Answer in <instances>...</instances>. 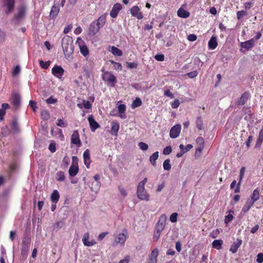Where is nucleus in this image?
<instances>
[{"instance_id": "f257e3e1", "label": "nucleus", "mask_w": 263, "mask_h": 263, "mask_svg": "<svg viewBox=\"0 0 263 263\" xmlns=\"http://www.w3.org/2000/svg\"><path fill=\"white\" fill-rule=\"evenodd\" d=\"M62 46L65 56L69 57L73 52V45L72 37L68 35L62 40Z\"/></svg>"}, {"instance_id": "f03ea898", "label": "nucleus", "mask_w": 263, "mask_h": 263, "mask_svg": "<svg viewBox=\"0 0 263 263\" xmlns=\"http://www.w3.org/2000/svg\"><path fill=\"white\" fill-rule=\"evenodd\" d=\"M147 181V178H145L142 181H140L137 186V190L138 198L140 200L146 201L149 200V195L147 193L145 189V185Z\"/></svg>"}, {"instance_id": "7ed1b4c3", "label": "nucleus", "mask_w": 263, "mask_h": 263, "mask_svg": "<svg viewBox=\"0 0 263 263\" xmlns=\"http://www.w3.org/2000/svg\"><path fill=\"white\" fill-rule=\"evenodd\" d=\"M102 78L104 81L110 83V85L112 87L115 86L117 82L115 76L109 71H105L104 74H102Z\"/></svg>"}, {"instance_id": "20e7f679", "label": "nucleus", "mask_w": 263, "mask_h": 263, "mask_svg": "<svg viewBox=\"0 0 263 263\" xmlns=\"http://www.w3.org/2000/svg\"><path fill=\"white\" fill-rule=\"evenodd\" d=\"M127 238V230H123V232L119 233L118 236L115 238L114 245H116L118 243H120L121 245L124 246L125 242Z\"/></svg>"}, {"instance_id": "39448f33", "label": "nucleus", "mask_w": 263, "mask_h": 263, "mask_svg": "<svg viewBox=\"0 0 263 263\" xmlns=\"http://www.w3.org/2000/svg\"><path fill=\"white\" fill-rule=\"evenodd\" d=\"M166 219L167 217L165 214L161 215L156 224L155 230L162 232L165 227Z\"/></svg>"}, {"instance_id": "423d86ee", "label": "nucleus", "mask_w": 263, "mask_h": 263, "mask_svg": "<svg viewBox=\"0 0 263 263\" xmlns=\"http://www.w3.org/2000/svg\"><path fill=\"white\" fill-rule=\"evenodd\" d=\"M3 6L7 8L6 13L7 14L12 12L14 8V0H2Z\"/></svg>"}, {"instance_id": "0eeeda50", "label": "nucleus", "mask_w": 263, "mask_h": 263, "mask_svg": "<svg viewBox=\"0 0 263 263\" xmlns=\"http://www.w3.org/2000/svg\"><path fill=\"white\" fill-rule=\"evenodd\" d=\"M130 12L133 16L136 17L138 20H141L143 17L142 12L137 6H134L131 7Z\"/></svg>"}, {"instance_id": "6e6552de", "label": "nucleus", "mask_w": 263, "mask_h": 263, "mask_svg": "<svg viewBox=\"0 0 263 263\" xmlns=\"http://www.w3.org/2000/svg\"><path fill=\"white\" fill-rule=\"evenodd\" d=\"M181 127L180 124H176L173 126L170 132V136L172 139L176 138L178 137L181 131Z\"/></svg>"}, {"instance_id": "1a4fd4ad", "label": "nucleus", "mask_w": 263, "mask_h": 263, "mask_svg": "<svg viewBox=\"0 0 263 263\" xmlns=\"http://www.w3.org/2000/svg\"><path fill=\"white\" fill-rule=\"evenodd\" d=\"M71 142L79 147L81 145L79 134L77 130L73 131L71 136Z\"/></svg>"}, {"instance_id": "9d476101", "label": "nucleus", "mask_w": 263, "mask_h": 263, "mask_svg": "<svg viewBox=\"0 0 263 263\" xmlns=\"http://www.w3.org/2000/svg\"><path fill=\"white\" fill-rule=\"evenodd\" d=\"M100 29L96 24V22H93L89 25L88 34L90 36H93L99 31Z\"/></svg>"}, {"instance_id": "9b49d317", "label": "nucleus", "mask_w": 263, "mask_h": 263, "mask_svg": "<svg viewBox=\"0 0 263 263\" xmlns=\"http://www.w3.org/2000/svg\"><path fill=\"white\" fill-rule=\"evenodd\" d=\"M89 234L88 233H85L83 237L82 238V242L84 246L87 247H90L95 245L96 244V241L92 239L90 241H89Z\"/></svg>"}, {"instance_id": "f8f14e48", "label": "nucleus", "mask_w": 263, "mask_h": 263, "mask_svg": "<svg viewBox=\"0 0 263 263\" xmlns=\"http://www.w3.org/2000/svg\"><path fill=\"white\" fill-rule=\"evenodd\" d=\"M251 95L249 91L245 92L238 100L237 102V105H243L246 104L248 100L250 98Z\"/></svg>"}, {"instance_id": "ddd939ff", "label": "nucleus", "mask_w": 263, "mask_h": 263, "mask_svg": "<svg viewBox=\"0 0 263 263\" xmlns=\"http://www.w3.org/2000/svg\"><path fill=\"white\" fill-rule=\"evenodd\" d=\"M21 103V96L19 93H14L12 95L11 104L12 105L17 108L20 106Z\"/></svg>"}, {"instance_id": "4468645a", "label": "nucleus", "mask_w": 263, "mask_h": 263, "mask_svg": "<svg viewBox=\"0 0 263 263\" xmlns=\"http://www.w3.org/2000/svg\"><path fill=\"white\" fill-rule=\"evenodd\" d=\"M122 9V5L120 3L115 4L110 12V15L112 18H116Z\"/></svg>"}, {"instance_id": "2eb2a0df", "label": "nucleus", "mask_w": 263, "mask_h": 263, "mask_svg": "<svg viewBox=\"0 0 263 263\" xmlns=\"http://www.w3.org/2000/svg\"><path fill=\"white\" fill-rule=\"evenodd\" d=\"M88 121L92 132H95L96 129L100 127L99 124L95 121L92 115L89 116Z\"/></svg>"}, {"instance_id": "dca6fc26", "label": "nucleus", "mask_w": 263, "mask_h": 263, "mask_svg": "<svg viewBox=\"0 0 263 263\" xmlns=\"http://www.w3.org/2000/svg\"><path fill=\"white\" fill-rule=\"evenodd\" d=\"M158 254L159 251L158 249L155 248L153 250L149 255L148 263H157Z\"/></svg>"}, {"instance_id": "f3484780", "label": "nucleus", "mask_w": 263, "mask_h": 263, "mask_svg": "<svg viewBox=\"0 0 263 263\" xmlns=\"http://www.w3.org/2000/svg\"><path fill=\"white\" fill-rule=\"evenodd\" d=\"M10 127L11 130L14 133H18L20 131L18 126L17 119L15 118H13L10 123Z\"/></svg>"}, {"instance_id": "a211bd4d", "label": "nucleus", "mask_w": 263, "mask_h": 263, "mask_svg": "<svg viewBox=\"0 0 263 263\" xmlns=\"http://www.w3.org/2000/svg\"><path fill=\"white\" fill-rule=\"evenodd\" d=\"M255 45V41L254 39H251L247 41L241 42L240 46L242 48H245L247 50L251 49Z\"/></svg>"}, {"instance_id": "6ab92c4d", "label": "nucleus", "mask_w": 263, "mask_h": 263, "mask_svg": "<svg viewBox=\"0 0 263 263\" xmlns=\"http://www.w3.org/2000/svg\"><path fill=\"white\" fill-rule=\"evenodd\" d=\"M84 163L87 168H89L91 163L90 153L89 149H87L83 153Z\"/></svg>"}, {"instance_id": "aec40b11", "label": "nucleus", "mask_w": 263, "mask_h": 263, "mask_svg": "<svg viewBox=\"0 0 263 263\" xmlns=\"http://www.w3.org/2000/svg\"><path fill=\"white\" fill-rule=\"evenodd\" d=\"M242 243V240L240 239H237L236 241H234L232 245L230 251L232 252L233 253H236L238 249L240 247Z\"/></svg>"}, {"instance_id": "412c9836", "label": "nucleus", "mask_w": 263, "mask_h": 263, "mask_svg": "<svg viewBox=\"0 0 263 263\" xmlns=\"http://www.w3.org/2000/svg\"><path fill=\"white\" fill-rule=\"evenodd\" d=\"M218 46L217 36L213 35L208 42V48L209 49H215Z\"/></svg>"}, {"instance_id": "4be33fe9", "label": "nucleus", "mask_w": 263, "mask_h": 263, "mask_svg": "<svg viewBox=\"0 0 263 263\" xmlns=\"http://www.w3.org/2000/svg\"><path fill=\"white\" fill-rule=\"evenodd\" d=\"M95 182L92 183V186L91 187L92 191H97L99 189L100 186V182L99 181L100 176L98 174H96L93 177Z\"/></svg>"}, {"instance_id": "5701e85b", "label": "nucleus", "mask_w": 263, "mask_h": 263, "mask_svg": "<svg viewBox=\"0 0 263 263\" xmlns=\"http://www.w3.org/2000/svg\"><path fill=\"white\" fill-rule=\"evenodd\" d=\"M111 134L112 135L117 136L118 135V133L120 128L119 124L116 121H112L111 123Z\"/></svg>"}, {"instance_id": "b1692460", "label": "nucleus", "mask_w": 263, "mask_h": 263, "mask_svg": "<svg viewBox=\"0 0 263 263\" xmlns=\"http://www.w3.org/2000/svg\"><path fill=\"white\" fill-rule=\"evenodd\" d=\"M106 21V15L105 14L102 15L100 16L98 19H97L96 22V24L97 26H98L100 28L102 27L105 24Z\"/></svg>"}, {"instance_id": "393cba45", "label": "nucleus", "mask_w": 263, "mask_h": 263, "mask_svg": "<svg viewBox=\"0 0 263 263\" xmlns=\"http://www.w3.org/2000/svg\"><path fill=\"white\" fill-rule=\"evenodd\" d=\"M263 142V125L262 126L261 129L259 132V134L256 140L255 147L259 148L260 147Z\"/></svg>"}, {"instance_id": "a878e982", "label": "nucleus", "mask_w": 263, "mask_h": 263, "mask_svg": "<svg viewBox=\"0 0 263 263\" xmlns=\"http://www.w3.org/2000/svg\"><path fill=\"white\" fill-rule=\"evenodd\" d=\"M26 9L24 7L22 6L18 8V12L15 15L14 17L15 19L18 20L24 17L25 15Z\"/></svg>"}, {"instance_id": "bb28decb", "label": "nucleus", "mask_w": 263, "mask_h": 263, "mask_svg": "<svg viewBox=\"0 0 263 263\" xmlns=\"http://www.w3.org/2000/svg\"><path fill=\"white\" fill-rule=\"evenodd\" d=\"M31 239L29 237H24L22 240V250L27 251L29 249Z\"/></svg>"}, {"instance_id": "cd10ccee", "label": "nucleus", "mask_w": 263, "mask_h": 263, "mask_svg": "<svg viewBox=\"0 0 263 263\" xmlns=\"http://www.w3.org/2000/svg\"><path fill=\"white\" fill-rule=\"evenodd\" d=\"M64 70L63 68L60 66H55L52 69V73L53 75L57 76L58 74L62 76L64 73Z\"/></svg>"}, {"instance_id": "c85d7f7f", "label": "nucleus", "mask_w": 263, "mask_h": 263, "mask_svg": "<svg viewBox=\"0 0 263 263\" xmlns=\"http://www.w3.org/2000/svg\"><path fill=\"white\" fill-rule=\"evenodd\" d=\"M254 203L252 202L251 200H250L249 198L248 199L242 209V211L245 213H247L249 211V210L253 206Z\"/></svg>"}, {"instance_id": "c756f323", "label": "nucleus", "mask_w": 263, "mask_h": 263, "mask_svg": "<svg viewBox=\"0 0 263 263\" xmlns=\"http://www.w3.org/2000/svg\"><path fill=\"white\" fill-rule=\"evenodd\" d=\"M177 15L181 18H187L190 16V13L182 8H180L177 11Z\"/></svg>"}, {"instance_id": "7c9ffc66", "label": "nucleus", "mask_w": 263, "mask_h": 263, "mask_svg": "<svg viewBox=\"0 0 263 263\" xmlns=\"http://www.w3.org/2000/svg\"><path fill=\"white\" fill-rule=\"evenodd\" d=\"M79 172L78 166L71 165L69 167L68 173L70 177H74Z\"/></svg>"}, {"instance_id": "2f4dec72", "label": "nucleus", "mask_w": 263, "mask_h": 263, "mask_svg": "<svg viewBox=\"0 0 263 263\" xmlns=\"http://www.w3.org/2000/svg\"><path fill=\"white\" fill-rule=\"evenodd\" d=\"M60 199V195L59 192L57 190H54L50 197L51 201L56 204L59 200Z\"/></svg>"}, {"instance_id": "473e14b6", "label": "nucleus", "mask_w": 263, "mask_h": 263, "mask_svg": "<svg viewBox=\"0 0 263 263\" xmlns=\"http://www.w3.org/2000/svg\"><path fill=\"white\" fill-rule=\"evenodd\" d=\"M259 198V192L258 190V189H255L254 190L253 193L251 195V199H250V200H251L254 203L258 200Z\"/></svg>"}, {"instance_id": "72a5a7b5", "label": "nucleus", "mask_w": 263, "mask_h": 263, "mask_svg": "<svg viewBox=\"0 0 263 263\" xmlns=\"http://www.w3.org/2000/svg\"><path fill=\"white\" fill-rule=\"evenodd\" d=\"M223 241L221 239L215 240L212 242L213 248L217 250H220L222 248Z\"/></svg>"}, {"instance_id": "f704fd0d", "label": "nucleus", "mask_w": 263, "mask_h": 263, "mask_svg": "<svg viewBox=\"0 0 263 263\" xmlns=\"http://www.w3.org/2000/svg\"><path fill=\"white\" fill-rule=\"evenodd\" d=\"M159 157V152H156L154 153L152 155H151L149 157V161L151 164L154 166H156V161L158 159Z\"/></svg>"}, {"instance_id": "c9c22d12", "label": "nucleus", "mask_w": 263, "mask_h": 263, "mask_svg": "<svg viewBox=\"0 0 263 263\" xmlns=\"http://www.w3.org/2000/svg\"><path fill=\"white\" fill-rule=\"evenodd\" d=\"M60 8L58 6L54 5L50 11V16L54 17H55L59 12Z\"/></svg>"}, {"instance_id": "e433bc0d", "label": "nucleus", "mask_w": 263, "mask_h": 263, "mask_svg": "<svg viewBox=\"0 0 263 263\" xmlns=\"http://www.w3.org/2000/svg\"><path fill=\"white\" fill-rule=\"evenodd\" d=\"M111 52L112 54L116 56L120 57L122 55V51L115 46H112L111 47Z\"/></svg>"}, {"instance_id": "4c0bfd02", "label": "nucleus", "mask_w": 263, "mask_h": 263, "mask_svg": "<svg viewBox=\"0 0 263 263\" xmlns=\"http://www.w3.org/2000/svg\"><path fill=\"white\" fill-rule=\"evenodd\" d=\"M196 127L199 130H202L204 128L203 121L201 117H198L197 118L196 120Z\"/></svg>"}, {"instance_id": "58836bf2", "label": "nucleus", "mask_w": 263, "mask_h": 263, "mask_svg": "<svg viewBox=\"0 0 263 263\" xmlns=\"http://www.w3.org/2000/svg\"><path fill=\"white\" fill-rule=\"evenodd\" d=\"M80 50L81 54L85 57L89 54V50L85 45L80 46Z\"/></svg>"}, {"instance_id": "ea45409f", "label": "nucleus", "mask_w": 263, "mask_h": 263, "mask_svg": "<svg viewBox=\"0 0 263 263\" xmlns=\"http://www.w3.org/2000/svg\"><path fill=\"white\" fill-rule=\"evenodd\" d=\"M142 101L140 98H136V99L133 101L132 104V108H136L142 105Z\"/></svg>"}, {"instance_id": "a19ab883", "label": "nucleus", "mask_w": 263, "mask_h": 263, "mask_svg": "<svg viewBox=\"0 0 263 263\" xmlns=\"http://www.w3.org/2000/svg\"><path fill=\"white\" fill-rule=\"evenodd\" d=\"M109 62L114 65V68L116 70H121L122 69V65L118 62H115L113 60H109Z\"/></svg>"}, {"instance_id": "79ce46f5", "label": "nucleus", "mask_w": 263, "mask_h": 263, "mask_svg": "<svg viewBox=\"0 0 263 263\" xmlns=\"http://www.w3.org/2000/svg\"><path fill=\"white\" fill-rule=\"evenodd\" d=\"M163 168L164 170L169 171L171 168V165L170 163V160L167 159L164 160L163 164Z\"/></svg>"}, {"instance_id": "37998d69", "label": "nucleus", "mask_w": 263, "mask_h": 263, "mask_svg": "<svg viewBox=\"0 0 263 263\" xmlns=\"http://www.w3.org/2000/svg\"><path fill=\"white\" fill-rule=\"evenodd\" d=\"M234 213L233 211L230 210L229 211V214L225 217L224 222L226 223H228L233 220V216L232 214V213Z\"/></svg>"}, {"instance_id": "c03bdc74", "label": "nucleus", "mask_w": 263, "mask_h": 263, "mask_svg": "<svg viewBox=\"0 0 263 263\" xmlns=\"http://www.w3.org/2000/svg\"><path fill=\"white\" fill-rule=\"evenodd\" d=\"M41 116L42 118L44 120H47L50 118V114L49 112L46 110L42 111Z\"/></svg>"}, {"instance_id": "a18cd8bd", "label": "nucleus", "mask_w": 263, "mask_h": 263, "mask_svg": "<svg viewBox=\"0 0 263 263\" xmlns=\"http://www.w3.org/2000/svg\"><path fill=\"white\" fill-rule=\"evenodd\" d=\"M57 125L61 127H65L67 126V123L64 121L63 119H58Z\"/></svg>"}, {"instance_id": "49530a36", "label": "nucleus", "mask_w": 263, "mask_h": 263, "mask_svg": "<svg viewBox=\"0 0 263 263\" xmlns=\"http://www.w3.org/2000/svg\"><path fill=\"white\" fill-rule=\"evenodd\" d=\"M58 178L57 179L58 181H64L65 179V175L64 172H59L57 173Z\"/></svg>"}, {"instance_id": "de8ad7c7", "label": "nucleus", "mask_w": 263, "mask_h": 263, "mask_svg": "<svg viewBox=\"0 0 263 263\" xmlns=\"http://www.w3.org/2000/svg\"><path fill=\"white\" fill-rule=\"evenodd\" d=\"M138 145L142 151H146L148 148V145L146 143H144L143 142L139 143Z\"/></svg>"}, {"instance_id": "09e8293b", "label": "nucleus", "mask_w": 263, "mask_h": 263, "mask_svg": "<svg viewBox=\"0 0 263 263\" xmlns=\"http://www.w3.org/2000/svg\"><path fill=\"white\" fill-rule=\"evenodd\" d=\"M178 214L177 213H172L170 217V220L172 222H176L177 220Z\"/></svg>"}, {"instance_id": "8fccbe9b", "label": "nucleus", "mask_w": 263, "mask_h": 263, "mask_svg": "<svg viewBox=\"0 0 263 263\" xmlns=\"http://www.w3.org/2000/svg\"><path fill=\"white\" fill-rule=\"evenodd\" d=\"M247 14V13L243 10L238 11L236 14L238 20H240L243 16Z\"/></svg>"}, {"instance_id": "3c124183", "label": "nucleus", "mask_w": 263, "mask_h": 263, "mask_svg": "<svg viewBox=\"0 0 263 263\" xmlns=\"http://www.w3.org/2000/svg\"><path fill=\"white\" fill-rule=\"evenodd\" d=\"M179 148L181 149V152L177 154L176 156L178 158H180L183 156V155L185 153L184 151V146L183 144H180L179 145Z\"/></svg>"}, {"instance_id": "603ef678", "label": "nucleus", "mask_w": 263, "mask_h": 263, "mask_svg": "<svg viewBox=\"0 0 263 263\" xmlns=\"http://www.w3.org/2000/svg\"><path fill=\"white\" fill-rule=\"evenodd\" d=\"M40 66L44 69H47L49 66V63L48 62H44L43 60L39 61Z\"/></svg>"}, {"instance_id": "864d4df0", "label": "nucleus", "mask_w": 263, "mask_h": 263, "mask_svg": "<svg viewBox=\"0 0 263 263\" xmlns=\"http://www.w3.org/2000/svg\"><path fill=\"white\" fill-rule=\"evenodd\" d=\"M118 109L119 113L123 114L125 111L126 106L124 104H120L118 107Z\"/></svg>"}, {"instance_id": "5fc2aeb1", "label": "nucleus", "mask_w": 263, "mask_h": 263, "mask_svg": "<svg viewBox=\"0 0 263 263\" xmlns=\"http://www.w3.org/2000/svg\"><path fill=\"white\" fill-rule=\"evenodd\" d=\"M172 149L171 146H167L165 147L163 151V154L164 155H169L171 153Z\"/></svg>"}, {"instance_id": "6e6d98bb", "label": "nucleus", "mask_w": 263, "mask_h": 263, "mask_svg": "<svg viewBox=\"0 0 263 263\" xmlns=\"http://www.w3.org/2000/svg\"><path fill=\"white\" fill-rule=\"evenodd\" d=\"M254 4V0H252L250 2H247L245 3V8L246 10L250 9Z\"/></svg>"}, {"instance_id": "4d7b16f0", "label": "nucleus", "mask_w": 263, "mask_h": 263, "mask_svg": "<svg viewBox=\"0 0 263 263\" xmlns=\"http://www.w3.org/2000/svg\"><path fill=\"white\" fill-rule=\"evenodd\" d=\"M46 102L48 104H54L57 102V99L54 98L52 96L49 97L46 100Z\"/></svg>"}, {"instance_id": "13d9d810", "label": "nucleus", "mask_w": 263, "mask_h": 263, "mask_svg": "<svg viewBox=\"0 0 263 263\" xmlns=\"http://www.w3.org/2000/svg\"><path fill=\"white\" fill-rule=\"evenodd\" d=\"M83 105L86 109H90L92 107L91 103L89 101L83 100Z\"/></svg>"}, {"instance_id": "bf43d9fd", "label": "nucleus", "mask_w": 263, "mask_h": 263, "mask_svg": "<svg viewBox=\"0 0 263 263\" xmlns=\"http://www.w3.org/2000/svg\"><path fill=\"white\" fill-rule=\"evenodd\" d=\"M196 143L199 145V146H204V140L201 137H199L197 138Z\"/></svg>"}, {"instance_id": "052dcab7", "label": "nucleus", "mask_w": 263, "mask_h": 263, "mask_svg": "<svg viewBox=\"0 0 263 263\" xmlns=\"http://www.w3.org/2000/svg\"><path fill=\"white\" fill-rule=\"evenodd\" d=\"M127 64V67L130 69L132 68H136L138 67V64L136 62H133V63H126Z\"/></svg>"}, {"instance_id": "680f3d73", "label": "nucleus", "mask_w": 263, "mask_h": 263, "mask_svg": "<svg viewBox=\"0 0 263 263\" xmlns=\"http://www.w3.org/2000/svg\"><path fill=\"white\" fill-rule=\"evenodd\" d=\"M155 59L158 61L162 62L164 60V55L162 54H158L155 56Z\"/></svg>"}, {"instance_id": "e2e57ef3", "label": "nucleus", "mask_w": 263, "mask_h": 263, "mask_svg": "<svg viewBox=\"0 0 263 263\" xmlns=\"http://www.w3.org/2000/svg\"><path fill=\"white\" fill-rule=\"evenodd\" d=\"M29 105L30 106L31 108L32 109V110L34 111H36L37 106H36V103L35 101H34L33 100H30L29 101Z\"/></svg>"}, {"instance_id": "0e129e2a", "label": "nucleus", "mask_w": 263, "mask_h": 263, "mask_svg": "<svg viewBox=\"0 0 263 263\" xmlns=\"http://www.w3.org/2000/svg\"><path fill=\"white\" fill-rule=\"evenodd\" d=\"M180 105V102L178 99L175 100L172 103L171 106L173 108H177Z\"/></svg>"}, {"instance_id": "69168bd1", "label": "nucleus", "mask_w": 263, "mask_h": 263, "mask_svg": "<svg viewBox=\"0 0 263 263\" xmlns=\"http://www.w3.org/2000/svg\"><path fill=\"white\" fill-rule=\"evenodd\" d=\"M49 149L51 153H54L56 151L55 144L51 142L49 145Z\"/></svg>"}, {"instance_id": "338daca9", "label": "nucleus", "mask_w": 263, "mask_h": 263, "mask_svg": "<svg viewBox=\"0 0 263 263\" xmlns=\"http://www.w3.org/2000/svg\"><path fill=\"white\" fill-rule=\"evenodd\" d=\"M186 74H187V76H188V77L190 78H194L198 75V72L197 71L195 70V71L189 72Z\"/></svg>"}, {"instance_id": "774afa93", "label": "nucleus", "mask_w": 263, "mask_h": 263, "mask_svg": "<svg viewBox=\"0 0 263 263\" xmlns=\"http://www.w3.org/2000/svg\"><path fill=\"white\" fill-rule=\"evenodd\" d=\"M256 261L258 263H262L263 262V253L257 254Z\"/></svg>"}]
</instances>
